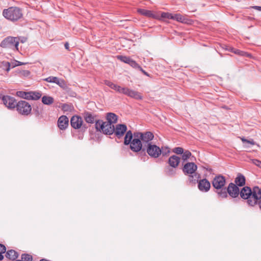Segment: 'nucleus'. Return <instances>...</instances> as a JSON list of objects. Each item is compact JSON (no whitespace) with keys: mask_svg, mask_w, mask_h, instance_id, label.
<instances>
[{"mask_svg":"<svg viewBox=\"0 0 261 261\" xmlns=\"http://www.w3.org/2000/svg\"><path fill=\"white\" fill-rule=\"evenodd\" d=\"M170 152V149L168 146H162L160 147L155 144H148L147 146L144 147L140 152H136L137 154L143 161L147 158L146 153L151 158L157 159L161 155L163 156H168Z\"/></svg>","mask_w":261,"mask_h":261,"instance_id":"nucleus-1","label":"nucleus"},{"mask_svg":"<svg viewBox=\"0 0 261 261\" xmlns=\"http://www.w3.org/2000/svg\"><path fill=\"white\" fill-rule=\"evenodd\" d=\"M239 195L242 199L247 200V203L250 206L255 205L257 197V194L260 192L259 187L254 186L251 188L248 186H245L240 190Z\"/></svg>","mask_w":261,"mask_h":261,"instance_id":"nucleus-2","label":"nucleus"},{"mask_svg":"<svg viewBox=\"0 0 261 261\" xmlns=\"http://www.w3.org/2000/svg\"><path fill=\"white\" fill-rule=\"evenodd\" d=\"M2 14L6 19L13 22H17L23 18L22 9L18 7H10L4 9Z\"/></svg>","mask_w":261,"mask_h":261,"instance_id":"nucleus-3","label":"nucleus"},{"mask_svg":"<svg viewBox=\"0 0 261 261\" xmlns=\"http://www.w3.org/2000/svg\"><path fill=\"white\" fill-rule=\"evenodd\" d=\"M140 138H136L134 140V144L136 145L135 147L137 149L136 152H140L143 148L146 147L148 144H151V141L153 139L154 136L151 132L147 131L143 132Z\"/></svg>","mask_w":261,"mask_h":261,"instance_id":"nucleus-4","label":"nucleus"},{"mask_svg":"<svg viewBox=\"0 0 261 261\" xmlns=\"http://www.w3.org/2000/svg\"><path fill=\"white\" fill-rule=\"evenodd\" d=\"M240 191L239 187L234 184L230 182L227 188L218 191L217 195L219 198H226L228 197V194L231 198H235L239 196V193H240Z\"/></svg>","mask_w":261,"mask_h":261,"instance_id":"nucleus-5","label":"nucleus"},{"mask_svg":"<svg viewBox=\"0 0 261 261\" xmlns=\"http://www.w3.org/2000/svg\"><path fill=\"white\" fill-rule=\"evenodd\" d=\"M143 132H136L133 133L132 131L129 130L126 132L124 138L123 144L125 145H129L130 149L134 152H136L137 149L135 147L136 145L134 144V140L136 138H140Z\"/></svg>","mask_w":261,"mask_h":261,"instance_id":"nucleus-6","label":"nucleus"},{"mask_svg":"<svg viewBox=\"0 0 261 261\" xmlns=\"http://www.w3.org/2000/svg\"><path fill=\"white\" fill-rule=\"evenodd\" d=\"M15 106L16 111L18 114L21 115L28 116L31 113L32 106L28 102L25 100H19L17 101Z\"/></svg>","mask_w":261,"mask_h":261,"instance_id":"nucleus-7","label":"nucleus"},{"mask_svg":"<svg viewBox=\"0 0 261 261\" xmlns=\"http://www.w3.org/2000/svg\"><path fill=\"white\" fill-rule=\"evenodd\" d=\"M127 127L125 124H117L111 128V130H108L110 133L109 135H112L113 134L119 139L122 138V137L127 132Z\"/></svg>","mask_w":261,"mask_h":261,"instance_id":"nucleus-8","label":"nucleus"},{"mask_svg":"<svg viewBox=\"0 0 261 261\" xmlns=\"http://www.w3.org/2000/svg\"><path fill=\"white\" fill-rule=\"evenodd\" d=\"M19 38L9 36L5 38L1 43L0 46L3 48H15L18 50L19 45Z\"/></svg>","mask_w":261,"mask_h":261,"instance_id":"nucleus-9","label":"nucleus"},{"mask_svg":"<svg viewBox=\"0 0 261 261\" xmlns=\"http://www.w3.org/2000/svg\"><path fill=\"white\" fill-rule=\"evenodd\" d=\"M0 100L2 103L9 110H14L16 107L15 105L17 103L16 99L14 97L2 93L0 94Z\"/></svg>","mask_w":261,"mask_h":261,"instance_id":"nucleus-10","label":"nucleus"},{"mask_svg":"<svg viewBox=\"0 0 261 261\" xmlns=\"http://www.w3.org/2000/svg\"><path fill=\"white\" fill-rule=\"evenodd\" d=\"M225 184V177L222 175H216L212 181V186L216 189L215 192L217 194L218 191H220L225 188H224V186Z\"/></svg>","mask_w":261,"mask_h":261,"instance_id":"nucleus-11","label":"nucleus"},{"mask_svg":"<svg viewBox=\"0 0 261 261\" xmlns=\"http://www.w3.org/2000/svg\"><path fill=\"white\" fill-rule=\"evenodd\" d=\"M181 169L185 175L192 174L196 173L197 166L193 162H188L183 165Z\"/></svg>","mask_w":261,"mask_h":261,"instance_id":"nucleus-12","label":"nucleus"},{"mask_svg":"<svg viewBox=\"0 0 261 261\" xmlns=\"http://www.w3.org/2000/svg\"><path fill=\"white\" fill-rule=\"evenodd\" d=\"M117 59L122 62L129 65L131 67L135 69H136L137 67H139V64L135 61L133 60L129 57L118 55L117 56Z\"/></svg>","mask_w":261,"mask_h":261,"instance_id":"nucleus-13","label":"nucleus"},{"mask_svg":"<svg viewBox=\"0 0 261 261\" xmlns=\"http://www.w3.org/2000/svg\"><path fill=\"white\" fill-rule=\"evenodd\" d=\"M197 184L198 188L201 192H207L211 188V184L206 178L199 179Z\"/></svg>","mask_w":261,"mask_h":261,"instance_id":"nucleus-14","label":"nucleus"},{"mask_svg":"<svg viewBox=\"0 0 261 261\" xmlns=\"http://www.w3.org/2000/svg\"><path fill=\"white\" fill-rule=\"evenodd\" d=\"M137 12L145 16H146L148 18H154L156 19L160 20V15L158 14L154 13L153 11L151 10H148L144 9H138Z\"/></svg>","mask_w":261,"mask_h":261,"instance_id":"nucleus-15","label":"nucleus"},{"mask_svg":"<svg viewBox=\"0 0 261 261\" xmlns=\"http://www.w3.org/2000/svg\"><path fill=\"white\" fill-rule=\"evenodd\" d=\"M83 123L82 117L79 116H73L70 119V125L74 129L80 128Z\"/></svg>","mask_w":261,"mask_h":261,"instance_id":"nucleus-16","label":"nucleus"},{"mask_svg":"<svg viewBox=\"0 0 261 261\" xmlns=\"http://www.w3.org/2000/svg\"><path fill=\"white\" fill-rule=\"evenodd\" d=\"M118 116L114 113H108L106 116V119L107 120V125L113 127L114 126V124L117 122Z\"/></svg>","mask_w":261,"mask_h":261,"instance_id":"nucleus-17","label":"nucleus"},{"mask_svg":"<svg viewBox=\"0 0 261 261\" xmlns=\"http://www.w3.org/2000/svg\"><path fill=\"white\" fill-rule=\"evenodd\" d=\"M99 123H101V124L100 126H99V129L97 132H102L105 135H109L110 133H109V132L107 133V131L111 130V126L108 125L106 121L104 122L100 119L97 120L96 123L99 124Z\"/></svg>","mask_w":261,"mask_h":261,"instance_id":"nucleus-18","label":"nucleus"},{"mask_svg":"<svg viewBox=\"0 0 261 261\" xmlns=\"http://www.w3.org/2000/svg\"><path fill=\"white\" fill-rule=\"evenodd\" d=\"M181 158L176 155H172L170 156L168 160V163L170 167L173 168H177L180 162Z\"/></svg>","mask_w":261,"mask_h":261,"instance_id":"nucleus-19","label":"nucleus"},{"mask_svg":"<svg viewBox=\"0 0 261 261\" xmlns=\"http://www.w3.org/2000/svg\"><path fill=\"white\" fill-rule=\"evenodd\" d=\"M68 118L65 115L61 116L58 120V126L61 130L65 129L68 126Z\"/></svg>","mask_w":261,"mask_h":261,"instance_id":"nucleus-20","label":"nucleus"},{"mask_svg":"<svg viewBox=\"0 0 261 261\" xmlns=\"http://www.w3.org/2000/svg\"><path fill=\"white\" fill-rule=\"evenodd\" d=\"M19 255L18 252L13 249H10L8 251L6 250L5 253V257L6 258L10 261H15Z\"/></svg>","mask_w":261,"mask_h":261,"instance_id":"nucleus-21","label":"nucleus"},{"mask_svg":"<svg viewBox=\"0 0 261 261\" xmlns=\"http://www.w3.org/2000/svg\"><path fill=\"white\" fill-rule=\"evenodd\" d=\"M188 176V180L187 181V185H195L199 180L200 175L197 173H194L192 174L187 175Z\"/></svg>","mask_w":261,"mask_h":261,"instance_id":"nucleus-22","label":"nucleus"},{"mask_svg":"<svg viewBox=\"0 0 261 261\" xmlns=\"http://www.w3.org/2000/svg\"><path fill=\"white\" fill-rule=\"evenodd\" d=\"M173 18L172 20H175L178 22L186 23V24H190L192 22V20L191 19H188L185 18V16H182V15L180 14H173Z\"/></svg>","mask_w":261,"mask_h":261,"instance_id":"nucleus-23","label":"nucleus"},{"mask_svg":"<svg viewBox=\"0 0 261 261\" xmlns=\"http://www.w3.org/2000/svg\"><path fill=\"white\" fill-rule=\"evenodd\" d=\"M234 185L238 187H243L246 184L245 177L241 173H239L237 174L236 178L234 179Z\"/></svg>","mask_w":261,"mask_h":261,"instance_id":"nucleus-24","label":"nucleus"},{"mask_svg":"<svg viewBox=\"0 0 261 261\" xmlns=\"http://www.w3.org/2000/svg\"><path fill=\"white\" fill-rule=\"evenodd\" d=\"M33 112L35 116L39 119H42L43 116V108L41 104H39L33 108Z\"/></svg>","mask_w":261,"mask_h":261,"instance_id":"nucleus-25","label":"nucleus"},{"mask_svg":"<svg viewBox=\"0 0 261 261\" xmlns=\"http://www.w3.org/2000/svg\"><path fill=\"white\" fill-rule=\"evenodd\" d=\"M83 115L85 120L88 123H93L96 120V115H93L91 112H85Z\"/></svg>","mask_w":261,"mask_h":261,"instance_id":"nucleus-26","label":"nucleus"},{"mask_svg":"<svg viewBox=\"0 0 261 261\" xmlns=\"http://www.w3.org/2000/svg\"><path fill=\"white\" fill-rule=\"evenodd\" d=\"M128 96L137 100H142L143 99V96L141 93L132 89H130Z\"/></svg>","mask_w":261,"mask_h":261,"instance_id":"nucleus-27","label":"nucleus"},{"mask_svg":"<svg viewBox=\"0 0 261 261\" xmlns=\"http://www.w3.org/2000/svg\"><path fill=\"white\" fill-rule=\"evenodd\" d=\"M16 96H17L20 98H23V99H25L27 100H30L31 93H30V91L25 92V91H18L16 92Z\"/></svg>","mask_w":261,"mask_h":261,"instance_id":"nucleus-28","label":"nucleus"},{"mask_svg":"<svg viewBox=\"0 0 261 261\" xmlns=\"http://www.w3.org/2000/svg\"><path fill=\"white\" fill-rule=\"evenodd\" d=\"M54 98L51 96H43L42 97V102L43 104L50 105L54 102Z\"/></svg>","mask_w":261,"mask_h":261,"instance_id":"nucleus-29","label":"nucleus"},{"mask_svg":"<svg viewBox=\"0 0 261 261\" xmlns=\"http://www.w3.org/2000/svg\"><path fill=\"white\" fill-rule=\"evenodd\" d=\"M175 169V168H173L171 167H166L165 169V173L166 175L169 176H174L176 173V171Z\"/></svg>","mask_w":261,"mask_h":261,"instance_id":"nucleus-30","label":"nucleus"},{"mask_svg":"<svg viewBox=\"0 0 261 261\" xmlns=\"http://www.w3.org/2000/svg\"><path fill=\"white\" fill-rule=\"evenodd\" d=\"M33 258L32 255L28 253H22L21 255V259H17L15 261H33Z\"/></svg>","mask_w":261,"mask_h":261,"instance_id":"nucleus-31","label":"nucleus"},{"mask_svg":"<svg viewBox=\"0 0 261 261\" xmlns=\"http://www.w3.org/2000/svg\"><path fill=\"white\" fill-rule=\"evenodd\" d=\"M31 95L30 100H38L41 97V93L36 91H30Z\"/></svg>","mask_w":261,"mask_h":261,"instance_id":"nucleus-32","label":"nucleus"},{"mask_svg":"<svg viewBox=\"0 0 261 261\" xmlns=\"http://www.w3.org/2000/svg\"><path fill=\"white\" fill-rule=\"evenodd\" d=\"M74 107L72 104L63 103L62 106V110L64 112H72Z\"/></svg>","mask_w":261,"mask_h":261,"instance_id":"nucleus-33","label":"nucleus"},{"mask_svg":"<svg viewBox=\"0 0 261 261\" xmlns=\"http://www.w3.org/2000/svg\"><path fill=\"white\" fill-rule=\"evenodd\" d=\"M191 155H192V153L189 150H186L185 151L184 150V153H182L181 154V158L182 161V163L186 161L188 159L190 158V157Z\"/></svg>","mask_w":261,"mask_h":261,"instance_id":"nucleus-34","label":"nucleus"},{"mask_svg":"<svg viewBox=\"0 0 261 261\" xmlns=\"http://www.w3.org/2000/svg\"><path fill=\"white\" fill-rule=\"evenodd\" d=\"M66 93L68 94L69 96L72 97H75L76 95V92H75L71 88L67 86L64 89Z\"/></svg>","mask_w":261,"mask_h":261,"instance_id":"nucleus-35","label":"nucleus"},{"mask_svg":"<svg viewBox=\"0 0 261 261\" xmlns=\"http://www.w3.org/2000/svg\"><path fill=\"white\" fill-rule=\"evenodd\" d=\"M173 14L169 12H162L160 15V19H172L173 18Z\"/></svg>","mask_w":261,"mask_h":261,"instance_id":"nucleus-36","label":"nucleus"},{"mask_svg":"<svg viewBox=\"0 0 261 261\" xmlns=\"http://www.w3.org/2000/svg\"><path fill=\"white\" fill-rule=\"evenodd\" d=\"M56 84L59 85L63 90L67 86L66 82L63 79H60L59 78L58 79Z\"/></svg>","mask_w":261,"mask_h":261,"instance_id":"nucleus-37","label":"nucleus"},{"mask_svg":"<svg viewBox=\"0 0 261 261\" xmlns=\"http://www.w3.org/2000/svg\"><path fill=\"white\" fill-rule=\"evenodd\" d=\"M17 64H12V65L9 62H7L6 64L7 65V68L6 70L7 71H8L10 70L11 67L14 68V67H16V66H19V65L23 64V63L19 62V61H17Z\"/></svg>","mask_w":261,"mask_h":261,"instance_id":"nucleus-38","label":"nucleus"},{"mask_svg":"<svg viewBox=\"0 0 261 261\" xmlns=\"http://www.w3.org/2000/svg\"><path fill=\"white\" fill-rule=\"evenodd\" d=\"M228 49L230 50L231 52L234 53V54L239 55L241 56H244L245 54V51L240 50L239 49H236L231 47H230V48Z\"/></svg>","mask_w":261,"mask_h":261,"instance_id":"nucleus-39","label":"nucleus"},{"mask_svg":"<svg viewBox=\"0 0 261 261\" xmlns=\"http://www.w3.org/2000/svg\"><path fill=\"white\" fill-rule=\"evenodd\" d=\"M184 149L183 148L180 147H176L172 149V152L177 154L181 155L184 153Z\"/></svg>","mask_w":261,"mask_h":261,"instance_id":"nucleus-40","label":"nucleus"},{"mask_svg":"<svg viewBox=\"0 0 261 261\" xmlns=\"http://www.w3.org/2000/svg\"><path fill=\"white\" fill-rule=\"evenodd\" d=\"M58 77L56 76H50L44 79V81L49 83H56Z\"/></svg>","mask_w":261,"mask_h":261,"instance_id":"nucleus-41","label":"nucleus"},{"mask_svg":"<svg viewBox=\"0 0 261 261\" xmlns=\"http://www.w3.org/2000/svg\"><path fill=\"white\" fill-rule=\"evenodd\" d=\"M259 193H260L258 194V195H257V198L258 199H257L256 201L255 205H258L259 208L261 210V192L260 191Z\"/></svg>","mask_w":261,"mask_h":261,"instance_id":"nucleus-42","label":"nucleus"},{"mask_svg":"<svg viewBox=\"0 0 261 261\" xmlns=\"http://www.w3.org/2000/svg\"><path fill=\"white\" fill-rule=\"evenodd\" d=\"M130 90V89L128 88L123 87L121 93L123 94H124L125 95H127L128 96V93H129Z\"/></svg>","mask_w":261,"mask_h":261,"instance_id":"nucleus-43","label":"nucleus"},{"mask_svg":"<svg viewBox=\"0 0 261 261\" xmlns=\"http://www.w3.org/2000/svg\"><path fill=\"white\" fill-rule=\"evenodd\" d=\"M136 69H138L139 70H140V71H141L144 75L147 76H150V74L147 73V72H146L143 69V68L139 65V67H137V68Z\"/></svg>","mask_w":261,"mask_h":261,"instance_id":"nucleus-44","label":"nucleus"},{"mask_svg":"<svg viewBox=\"0 0 261 261\" xmlns=\"http://www.w3.org/2000/svg\"><path fill=\"white\" fill-rule=\"evenodd\" d=\"M242 141L243 142H247L248 143H249L251 145H253L255 144V142H254V141L252 139L251 140H248L244 138H243L242 139Z\"/></svg>","mask_w":261,"mask_h":261,"instance_id":"nucleus-45","label":"nucleus"},{"mask_svg":"<svg viewBox=\"0 0 261 261\" xmlns=\"http://www.w3.org/2000/svg\"><path fill=\"white\" fill-rule=\"evenodd\" d=\"M252 163L256 166L261 168V161H260L257 160V159H253V160H252Z\"/></svg>","mask_w":261,"mask_h":261,"instance_id":"nucleus-46","label":"nucleus"},{"mask_svg":"<svg viewBox=\"0 0 261 261\" xmlns=\"http://www.w3.org/2000/svg\"><path fill=\"white\" fill-rule=\"evenodd\" d=\"M6 247L4 245L0 243V252H2V253L4 254L6 253Z\"/></svg>","mask_w":261,"mask_h":261,"instance_id":"nucleus-47","label":"nucleus"},{"mask_svg":"<svg viewBox=\"0 0 261 261\" xmlns=\"http://www.w3.org/2000/svg\"><path fill=\"white\" fill-rule=\"evenodd\" d=\"M104 83L106 85L108 86V87H109L110 88H112L113 85V83H112V82L109 81V80H105L104 81Z\"/></svg>","mask_w":261,"mask_h":261,"instance_id":"nucleus-48","label":"nucleus"},{"mask_svg":"<svg viewBox=\"0 0 261 261\" xmlns=\"http://www.w3.org/2000/svg\"><path fill=\"white\" fill-rule=\"evenodd\" d=\"M88 126H87V125L86 124H83L82 123V126L80 127L81 131L83 133L85 132Z\"/></svg>","mask_w":261,"mask_h":261,"instance_id":"nucleus-49","label":"nucleus"},{"mask_svg":"<svg viewBox=\"0 0 261 261\" xmlns=\"http://www.w3.org/2000/svg\"><path fill=\"white\" fill-rule=\"evenodd\" d=\"M250 8L261 11V6H251Z\"/></svg>","mask_w":261,"mask_h":261,"instance_id":"nucleus-50","label":"nucleus"},{"mask_svg":"<svg viewBox=\"0 0 261 261\" xmlns=\"http://www.w3.org/2000/svg\"><path fill=\"white\" fill-rule=\"evenodd\" d=\"M123 88V87H121L120 86H118L116 92H118L119 93H121L122 91Z\"/></svg>","mask_w":261,"mask_h":261,"instance_id":"nucleus-51","label":"nucleus"},{"mask_svg":"<svg viewBox=\"0 0 261 261\" xmlns=\"http://www.w3.org/2000/svg\"><path fill=\"white\" fill-rule=\"evenodd\" d=\"M243 57H248V58H251L252 56L251 54L250 53H247V52H245V54H244V55Z\"/></svg>","mask_w":261,"mask_h":261,"instance_id":"nucleus-52","label":"nucleus"},{"mask_svg":"<svg viewBox=\"0 0 261 261\" xmlns=\"http://www.w3.org/2000/svg\"><path fill=\"white\" fill-rule=\"evenodd\" d=\"M64 46H65V48L68 50H70V49H69V43L67 42L65 43L64 44Z\"/></svg>","mask_w":261,"mask_h":261,"instance_id":"nucleus-53","label":"nucleus"},{"mask_svg":"<svg viewBox=\"0 0 261 261\" xmlns=\"http://www.w3.org/2000/svg\"><path fill=\"white\" fill-rule=\"evenodd\" d=\"M101 124V123H99V124H97L96 123V120H95V129L97 131H98V129H99V126H100V125Z\"/></svg>","mask_w":261,"mask_h":261,"instance_id":"nucleus-54","label":"nucleus"},{"mask_svg":"<svg viewBox=\"0 0 261 261\" xmlns=\"http://www.w3.org/2000/svg\"><path fill=\"white\" fill-rule=\"evenodd\" d=\"M118 86V85H116V84L114 83L113 86H112V88H111V89H113V90H115L116 91Z\"/></svg>","mask_w":261,"mask_h":261,"instance_id":"nucleus-55","label":"nucleus"},{"mask_svg":"<svg viewBox=\"0 0 261 261\" xmlns=\"http://www.w3.org/2000/svg\"><path fill=\"white\" fill-rule=\"evenodd\" d=\"M4 256L3 255V253L2 252H0V261H2L4 259Z\"/></svg>","mask_w":261,"mask_h":261,"instance_id":"nucleus-56","label":"nucleus"},{"mask_svg":"<svg viewBox=\"0 0 261 261\" xmlns=\"http://www.w3.org/2000/svg\"><path fill=\"white\" fill-rule=\"evenodd\" d=\"M247 19L249 20H255V18L254 17H252L248 16L247 17Z\"/></svg>","mask_w":261,"mask_h":261,"instance_id":"nucleus-57","label":"nucleus"},{"mask_svg":"<svg viewBox=\"0 0 261 261\" xmlns=\"http://www.w3.org/2000/svg\"><path fill=\"white\" fill-rule=\"evenodd\" d=\"M40 261H49V260H48L45 258H43V259H40Z\"/></svg>","mask_w":261,"mask_h":261,"instance_id":"nucleus-58","label":"nucleus"},{"mask_svg":"<svg viewBox=\"0 0 261 261\" xmlns=\"http://www.w3.org/2000/svg\"><path fill=\"white\" fill-rule=\"evenodd\" d=\"M26 72H27V74H30V72L29 71L27 70V71H26Z\"/></svg>","mask_w":261,"mask_h":261,"instance_id":"nucleus-59","label":"nucleus"},{"mask_svg":"<svg viewBox=\"0 0 261 261\" xmlns=\"http://www.w3.org/2000/svg\"><path fill=\"white\" fill-rule=\"evenodd\" d=\"M82 138H83V136H82V137H79V139H82Z\"/></svg>","mask_w":261,"mask_h":261,"instance_id":"nucleus-60","label":"nucleus"}]
</instances>
